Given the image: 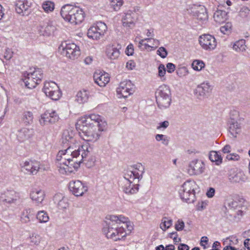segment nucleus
Returning a JSON list of instances; mask_svg holds the SVG:
<instances>
[{
	"mask_svg": "<svg viewBox=\"0 0 250 250\" xmlns=\"http://www.w3.org/2000/svg\"><path fill=\"white\" fill-rule=\"evenodd\" d=\"M228 180L232 184L239 183L245 181L246 176L241 170L236 168H232L229 171Z\"/></svg>",
	"mask_w": 250,
	"mask_h": 250,
	"instance_id": "6ab92c4d",
	"label": "nucleus"
},
{
	"mask_svg": "<svg viewBox=\"0 0 250 250\" xmlns=\"http://www.w3.org/2000/svg\"><path fill=\"white\" fill-rule=\"evenodd\" d=\"M107 123L104 118L98 114L92 113L80 118L76 124L80 140L85 142H95L101 133L106 130Z\"/></svg>",
	"mask_w": 250,
	"mask_h": 250,
	"instance_id": "f03ea898",
	"label": "nucleus"
},
{
	"mask_svg": "<svg viewBox=\"0 0 250 250\" xmlns=\"http://www.w3.org/2000/svg\"><path fill=\"white\" fill-rule=\"evenodd\" d=\"M156 97L158 106L161 108H166L171 103L170 90L166 84L160 85L156 92Z\"/></svg>",
	"mask_w": 250,
	"mask_h": 250,
	"instance_id": "0eeeda50",
	"label": "nucleus"
},
{
	"mask_svg": "<svg viewBox=\"0 0 250 250\" xmlns=\"http://www.w3.org/2000/svg\"><path fill=\"white\" fill-rule=\"evenodd\" d=\"M229 128V132L234 137H236L237 134H239L241 131V126L240 124L234 121L231 122Z\"/></svg>",
	"mask_w": 250,
	"mask_h": 250,
	"instance_id": "c756f323",
	"label": "nucleus"
},
{
	"mask_svg": "<svg viewBox=\"0 0 250 250\" xmlns=\"http://www.w3.org/2000/svg\"><path fill=\"white\" fill-rule=\"evenodd\" d=\"M133 85L130 81L121 82L116 88L118 98H126L133 93Z\"/></svg>",
	"mask_w": 250,
	"mask_h": 250,
	"instance_id": "ddd939ff",
	"label": "nucleus"
},
{
	"mask_svg": "<svg viewBox=\"0 0 250 250\" xmlns=\"http://www.w3.org/2000/svg\"><path fill=\"white\" fill-rule=\"evenodd\" d=\"M74 137L72 131L65 130L62 134V142L68 146L58 152L55 161L59 172L62 174L77 171L89 152L88 143Z\"/></svg>",
	"mask_w": 250,
	"mask_h": 250,
	"instance_id": "f257e3e1",
	"label": "nucleus"
},
{
	"mask_svg": "<svg viewBox=\"0 0 250 250\" xmlns=\"http://www.w3.org/2000/svg\"><path fill=\"white\" fill-rule=\"evenodd\" d=\"M60 14L65 22L73 25L82 23L84 19L85 16L82 8L70 4L62 6Z\"/></svg>",
	"mask_w": 250,
	"mask_h": 250,
	"instance_id": "20e7f679",
	"label": "nucleus"
},
{
	"mask_svg": "<svg viewBox=\"0 0 250 250\" xmlns=\"http://www.w3.org/2000/svg\"><path fill=\"white\" fill-rule=\"evenodd\" d=\"M125 66L128 70H132L136 67V63L133 61L129 60L126 62Z\"/></svg>",
	"mask_w": 250,
	"mask_h": 250,
	"instance_id": "603ef678",
	"label": "nucleus"
},
{
	"mask_svg": "<svg viewBox=\"0 0 250 250\" xmlns=\"http://www.w3.org/2000/svg\"><path fill=\"white\" fill-rule=\"evenodd\" d=\"M54 202L57 204L58 207L60 209H66L68 207L67 200L62 194H57L53 198Z\"/></svg>",
	"mask_w": 250,
	"mask_h": 250,
	"instance_id": "cd10ccee",
	"label": "nucleus"
},
{
	"mask_svg": "<svg viewBox=\"0 0 250 250\" xmlns=\"http://www.w3.org/2000/svg\"><path fill=\"white\" fill-rule=\"evenodd\" d=\"M36 218L41 223H46L49 220L48 213L44 210L38 211L36 215Z\"/></svg>",
	"mask_w": 250,
	"mask_h": 250,
	"instance_id": "4c0bfd02",
	"label": "nucleus"
},
{
	"mask_svg": "<svg viewBox=\"0 0 250 250\" xmlns=\"http://www.w3.org/2000/svg\"><path fill=\"white\" fill-rule=\"evenodd\" d=\"M42 91L47 97L54 101L59 100L62 95L59 86L52 81L46 82L44 84Z\"/></svg>",
	"mask_w": 250,
	"mask_h": 250,
	"instance_id": "9b49d317",
	"label": "nucleus"
},
{
	"mask_svg": "<svg viewBox=\"0 0 250 250\" xmlns=\"http://www.w3.org/2000/svg\"><path fill=\"white\" fill-rule=\"evenodd\" d=\"M21 221L23 224H27L30 222V219L29 214H23L21 217Z\"/></svg>",
	"mask_w": 250,
	"mask_h": 250,
	"instance_id": "864d4df0",
	"label": "nucleus"
},
{
	"mask_svg": "<svg viewBox=\"0 0 250 250\" xmlns=\"http://www.w3.org/2000/svg\"><path fill=\"white\" fill-rule=\"evenodd\" d=\"M136 21L137 17L136 14L131 11H128L125 13L122 19L123 26L131 29L135 27Z\"/></svg>",
	"mask_w": 250,
	"mask_h": 250,
	"instance_id": "5701e85b",
	"label": "nucleus"
},
{
	"mask_svg": "<svg viewBox=\"0 0 250 250\" xmlns=\"http://www.w3.org/2000/svg\"><path fill=\"white\" fill-rule=\"evenodd\" d=\"M166 68L164 64H160L158 67V77L162 81L166 80Z\"/></svg>",
	"mask_w": 250,
	"mask_h": 250,
	"instance_id": "37998d69",
	"label": "nucleus"
},
{
	"mask_svg": "<svg viewBox=\"0 0 250 250\" xmlns=\"http://www.w3.org/2000/svg\"><path fill=\"white\" fill-rule=\"evenodd\" d=\"M199 42L202 48L207 51L214 50L217 45L216 39L209 34H205L200 36Z\"/></svg>",
	"mask_w": 250,
	"mask_h": 250,
	"instance_id": "2eb2a0df",
	"label": "nucleus"
},
{
	"mask_svg": "<svg viewBox=\"0 0 250 250\" xmlns=\"http://www.w3.org/2000/svg\"><path fill=\"white\" fill-rule=\"evenodd\" d=\"M232 30V24L230 22H228L225 25L220 27V31L224 34L228 35L230 34Z\"/></svg>",
	"mask_w": 250,
	"mask_h": 250,
	"instance_id": "c03bdc74",
	"label": "nucleus"
},
{
	"mask_svg": "<svg viewBox=\"0 0 250 250\" xmlns=\"http://www.w3.org/2000/svg\"><path fill=\"white\" fill-rule=\"evenodd\" d=\"M207 206V203L206 202H202L199 203L197 206V209L198 210H202L206 208Z\"/></svg>",
	"mask_w": 250,
	"mask_h": 250,
	"instance_id": "e2e57ef3",
	"label": "nucleus"
},
{
	"mask_svg": "<svg viewBox=\"0 0 250 250\" xmlns=\"http://www.w3.org/2000/svg\"><path fill=\"white\" fill-rule=\"evenodd\" d=\"M29 130L28 128H22L17 131V138L20 142H23L29 137Z\"/></svg>",
	"mask_w": 250,
	"mask_h": 250,
	"instance_id": "2f4dec72",
	"label": "nucleus"
},
{
	"mask_svg": "<svg viewBox=\"0 0 250 250\" xmlns=\"http://www.w3.org/2000/svg\"><path fill=\"white\" fill-rule=\"evenodd\" d=\"M199 187L193 180H188L180 187L179 194L181 199L188 203H193L196 200V193Z\"/></svg>",
	"mask_w": 250,
	"mask_h": 250,
	"instance_id": "39448f33",
	"label": "nucleus"
},
{
	"mask_svg": "<svg viewBox=\"0 0 250 250\" xmlns=\"http://www.w3.org/2000/svg\"><path fill=\"white\" fill-rule=\"evenodd\" d=\"M191 66L194 71L199 72L205 68V63L202 60H194L192 62Z\"/></svg>",
	"mask_w": 250,
	"mask_h": 250,
	"instance_id": "c9c22d12",
	"label": "nucleus"
},
{
	"mask_svg": "<svg viewBox=\"0 0 250 250\" xmlns=\"http://www.w3.org/2000/svg\"><path fill=\"white\" fill-rule=\"evenodd\" d=\"M213 18L216 22L221 24L227 21L228 16L226 11L217 10L215 12Z\"/></svg>",
	"mask_w": 250,
	"mask_h": 250,
	"instance_id": "c85d7f7f",
	"label": "nucleus"
},
{
	"mask_svg": "<svg viewBox=\"0 0 250 250\" xmlns=\"http://www.w3.org/2000/svg\"><path fill=\"white\" fill-rule=\"evenodd\" d=\"M214 194L215 189L213 188H209V189H208L206 192V195L209 198H212L214 196Z\"/></svg>",
	"mask_w": 250,
	"mask_h": 250,
	"instance_id": "bf43d9fd",
	"label": "nucleus"
},
{
	"mask_svg": "<svg viewBox=\"0 0 250 250\" xmlns=\"http://www.w3.org/2000/svg\"><path fill=\"white\" fill-rule=\"evenodd\" d=\"M169 125V122L167 121H165L163 122L160 123L157 126L156 128L158 130H164L167 128Z\"/></svg>",
	"mask_w": 250,
	"mask_h": 250,
	"instance_id": "3c124183",
	"label": "nucleus"
},
{
	"mask_svg": "<svg viewBox=\"0 0 250 250\" xmlns=\"http://www.w3.org/2000/svg\"><path fill=\"white\" fill-rule=\"evenodd\" d=\"M189 247L187 245L181 244L178 247V250H188Z\"/></svg>",
	"mask_w": 250,
	"mask_h": 250,
	"instance_id": "774afa93",
	"label": "nucleus"
},
{
	"mask_svg": "<svg viewBox=\"0 0 250 250\" xmlns=\"http://www.w3.org/2000/svg\"><path fill=\"white\" fill-rule=\"evenodd\" d=\"M157 54L162 58H165L167 55V52L164 47H160L157 51Z\"/></svg>",
	"mask_w": 250,
	"mask_h": 250,
	"instance_id": "49530a36",
	"label": "nucleus"
},
{
	"mask_svg": "<svg viewBox=\"0 0 250 250\" xmlns=\"http://www.w3.org/2000/svg\"><path fill=\"white\" fill-rule=\"evenodd\" d=\"M104 53L108 59L114 61L119 59L121 51L115 45L109 43L105 46Z\"/></svg>",
	"mask_w": 250,
	"mask_h": 250,
	"instance_id": "aec40b11",
	"label": "nucleus"
},
{
	"mask_svg": "<svg viewBox=\"0 0 250 250\" xmlns=\"http://www.w3.org/2000/svg\"><path fill=\"white\" fill-rule=\"evenodd\" d=\"M210 160L215 163L216 165H220L222 163V158L219 153L216 151H211L209 153Z\"/></svg>",
	"mask_w": 250,
	"mask_h": 250,
	"instance_id": "72a5a7b5",
	"label": "nucleus"
},
{
	"mask_svg": "<svg viewBox=\"0 0 250 250\" xmlns=\"http://www.w3.org/2000/svg\"><path fill=\"white\" fill-rule=\"evenodd\" d=\"M185 227V223L182 220H178L175 224V229L177 231H182Z\"/></svg>",
	"mask_w": 250,
	"mask_h": 250,
	"instance_id": "de8ad7c7",
	"label": "nucleus"
},
{
	"mask_svg": "<svg viewBox=\"0 0 250 250\" xmlns=\"http://www.w3.org/2000/svg\"><path fill=\"white\" fill-rule=\"evenodd\" d=\"M144 168L141 164H137L127 169L124 174V180L128 184L130 181L135 184H138L142 177Z\"/></svg>",
	"mask_w": 250,
	"mask_h": 250,
	"instance_id": "6e6552de",
	"label": "nucleus"
},
{
	"mask_svg": "<svg viewBox=\"0 0 250 250\" xmlns=\"http://www.w3.org/2000/svg\"><path fill=\"white\" fill-rule=\"evenodd\" d=\"M69 188L71 193L77 197L83 196L88 191V187L86 184L80 180L70 182Z\"/></svg>",
	"mask_w": 250,
	"mask_h": 250,
	"instance_id": "4468645a",
	"label": "nucleus"
},
{
	"mask_svg": "<svg viewBox=\"0 0 250 250\" xmlns=\"http://www.w3.org/2000/svg\"><path fill=\"white\" fill-rule=\"evenodd\" d=\"M93 58L91 56L86 57L84 60V62L86 65H90L93 62Z\"/></svg>",
	"mask_w": 250,
	"mask_h": 250,
	"instance_id": "338daca9",
	"label": "nucleus"
},
{
	"mask_svg": "<svg viewBox=\"0 0 250 250\" xmlns=\"http://www.w3.org/2000/svg\"><path fill=\"white\" fill-rule=\"evenodd\" d=\"M176 72L178 76L182 77L183 75L182 73L183 72H185L187 73L188 72V70L186 67H183L178 69Z\"/></svg>",
	"mask_w": 250,
	"mask_h": 250,
	"instance_id": "680f3d73",
	"label": "nucleus"
},
{
	"mask_svg": "<svg viewBox=\"0 0 250 250\" xmlns=\"http://www.w3.org/2000/svg\"><path fill=\"white\" fill-rule=\"evenodd\" d=\"M28 241L32 246L44 248L47 245L45 239L40 234L36 232L31 233L28 237Z\"/></svg>",
	"mask_w": 250,
	"mask_h": 250,
	"instance_id": "412c9836",
	"label": "nucleus"
},
{
	"mask_svg": "<svg viewBox=\"0 0 250 250\" xmlns=\"http://www.w3.org/2000/svg\"><path fill=\"white\" fill-rule=\"evenodd\" d=\"M20 167L21 171L27 174H36L41 168L39 162L32 160L22 162Z\"/></svg>",
	"mask_w": 250,
	"mask_h": 250,
	"instance_id": "dca6fc26",
	"label": "nucleus"
},
{
	"mask_svg": "<svg viewBox=\"0 0 250 250\" xmlns=\"http://www.w3.org/2000/svg\"><path fill=\"white\" fill-rule=\"evenodd\" d=\"M146 43L147 49L151 48L154 50L160 45V41L158 40L149 38L146 39Z\"/></svg>",
	"mask_w": 250,
	"mask_h": 250,
	"instance_id": "a19ab883",
	"label": "nucleus"
},
{
	"mask_svg": "<svg viewBox=\"0 0 250 250\" xmlns=\"http://www.w3.org/2000/svg\"><path fill=\"white\" fill-rule=\"evenodd\" d=\"M102 232L105 237L114 241L121 240L128 235L133 229V224L123 215H107Z\"/></svg>",
	"mask_w": 250,
	"mask_h": 250,
	"instance_id": "7ed1b4c3",
	"label": "nucleus"
},
{
	"mask_svg": "<svg viewBox=\"0 0 250 250\" xmlns=\"http://www.w3.org/2000/svg\"><path fill=\"white\" fill-rule=\"evenodd\" d=\"M42 78V72L39 69L25 73L22 81L25 86L28 88L32 89L37 86Z\"/></svg>",
	"mask_w": 250,
	"mask_h": 250,
	"instance_id": "1a4fd4ad",
	"label": "nucleus"
},
{
	"mask_svg": "<svg viewBox=\"0 0 250 250\" xmlns=\"http://www.w3.org/2000/svg\"><path fill=\"white\" fill-rule=\"evenodd\" d=\"M227 159L229 161H238L240 160V156L236 153H231L228 155L226 157Z\"/></svg>",
	"mask_w": 250,
	"mask_h": 250,
	"instance_id": "8fccbe9b",
	"label": "nucleus"
},
{
	"mask_svg": "<svg viewBox=\"0 0 250 250\" xmlns=\"http://www.w3.org/2000/svg\"><path fill=\"white\" fill-rule=\"evenodd\" d=\"M208 239L206 236H203L201 239L200 244L204 248L206 249L207 248V245L208 244Z\"/></svg>",
	"mask_w": 250,
	"mask_h": 250,
	"instance_id": "4d7b16f0",
	"label": "nucleus"
},
{
	"mask_svg": "<svg viewBox=\"0 0 250 250\" xmlns=\"http://www.w3.org/2000/svg\"><path fill=\"white\" fill-rule=\"evenodd\" d=\"M170 237L173 238L175 243H178L180 241V238L177 237L176 232H172L169 234Z\"/></svg>",
	"mask_w": 250,
	"mask_h": 250,
	"instance_id": "0e129e2a",
	"label": "nucleus"
},
{
	"mask_svg": "<svg viewBox=\"0 0 250 250\" xmlns=\"http://www.w3.org/2000/svg\"><path fill=\"white\" fill-rule=\"evenodd\" d=\"M125 54L127 56H132L134 53V47L132 44H129L126 49H125Z\"/></svg>",
	"mask_w": 250,
	"mask_h": 250,
	"instance_id": "5fc2aeb1",
	"label": "nucleus"
},
{
	"mask_svg": "<svg viewBox=\"0 0 250 250\" xmlns=\"http://www.w3.org/2000/svg\"><path fill=\"white\" fill-rule=\"evenodd\" d=\"M128 184L126 183L125 180H123L122 182V188L124 191L128 194H134L136 193L139 189L138 184H134L133 182L128 181Z\"/></svg>",
	"mask_w": 250,
	"mask_h": 250,
	"instance_id": "a878e982",
	"label": "nucleus"
},
{
	"mask_svg": "<svg viewBox=\"0 0 250 250\" xmlns=\"http://www.w3.org/2000/svg\"><path fill=\"white\" fill-rule=\"evenodd\" d=\"M124 3L123 0H110V5L115 11H119Z\"/></svg>",
	"mask_w": 250,
	"mask_h": 250,
	"instance_id": "79ce46f5",
	"label": "nucleus"
},
{
	"mask_svg": "<svg viewBox=\"0 0 250 250\" xmlns=\"http://www.w3.org/2000/svg\"><path fill=\"white\" fill-rule=\"evenodd\" d=\"M58 49L62 55L72 60L78 59L81 54L80 47L70 42H62Z\"/></svg>",
	"mask_w": 250,
	"mask_h": 250,
	"instance_id": "423d86ee",
	"label": "nucleus"
},
{
	"mask_svg": "<svg viewBox=\"0 0 250 250\" xmlns=\"http://www.w3.org/2000/svg\"><path fill=\"white\" fill-rule=\"evenodd\" d=\"M94 82L101 87H105L110 81L109 74L104 71L97 70L93 74Z\"/></svg>",
	"mask_w": 250,
	"mask_h": 250,
	"instance_id": "f3484780",
	"label": "nucleus"
},
{
	"mask_svg": "<svg viewBox=\"0 0 250 250\" xmlns=\"http://www.w3.org/2000/svg\"><path fill=\"white\" fill-rule=\"evenodd\" d=\"M167 71L169 73L173 72L176 68L175 65L171 62L167 63L166 65Z\"/></svg>",
	"mask_w": 250,
	"mask_h": 250,
	"instance_id": "6e6d98bb",
	"label": "nucleus"
},
{
	"mask_svg": "<svg viewBox=\"0 0 250 250\" xmlns=\"http://www.w3.org/2000/svg\"><path fill=\"white\" fill-rule=\"evenodd\" d=\"M33 113L29 111H26L23 113L21 120L24 124L29 125L33 123Z\"/></svg>",
	"mask_w": 250,
	"mask_h": 250,
	"instance_id": "f704fd0d",
	"label": "nucleus"
},
{
	"mask_svg": "<svg viewBox=\"0 0 250 250\" xmlns=\"http://www.w3.org/2000/svg\"><path fill=\"white\" fill-rule=\"evenodd\" d=\"M250 10L248 7L244 6L240 9L239 14L240 17L242 18H247L250 14Z\"/></svg>",
	"mask_w": 250,
	"mask_h": 250,
	"instance_id": "a18cd8bd",
	"label": "nucleus"
},
{
	"mask_svg": "<svg viewBox=\"0 0 250 250\" xmlns=\"http://www.w3.org/2000/svg\"><path fill=\"white\" fill-rule=\"evenodd\" d=\"M107 29V26L104 23L98 22L88 28L87 36L90 39L99 40L104 35Z\"/></svg>",
	"mask_w": 250,
	"mask_h": 250,
	"instance_id": "9d476101",
	"label": "nucleus"
},
{
	"mask_svg": "<svg viewBox=\"0 0 250 250\" xmlns=\"http://www.w3.org/2000/svg\"><path fill=\"white\" fill-rule=\"evenodd\" d=\"M246 48V42L243 39L239 40L234 42L232 46L233 49L238 52L245 51Z\"/></svg>",
	"mask_w": 250,
	"mask_h": 250,
	"instance_id": "473e14b6",
	"label": "nucleus"
},
{
	"mask_svg": "<svg viewBox=\"0 0 250 250\" xmlns=\"http://www.w3.org/2000/svg\"><path fill=\"white\" fill-rule=\"evenodd\" d=\"M32 2L29 0H17L15 3V9L17 13L24 15L31 7Z\"/></svg>",
	"mask_w": 250,
	"mask_h": 250,
	"instance_id": "b1692460",
	"label": "nucleus"
},
{
	"mask_svg": "<svg viewBox=\"0 0 250 250\" xmlns=\"http://www.w3.org/2000/svg\"><path fill=\"white\" fill-rule=\"evenodd\" d=\"M213 86L208 81H205L198 85L195 90V94L200 97H206L212 90Z\"/></svg>",
	"mask_w": 250,
	"mask_h": 250,
	"instance_id": "4be33fe9",
	"label": "nucleus"
},
{
	"mask_svg": "<svg viewBox=\"0 0 250 250\" xmlns=\"http://www.w3.org/2000/svg\"><path fill=\"white\" fill-rule=\"evenodd\" d=\"M229 243H228L229 246L234 247L235 245H237L239 243L238 239L235 236H231L228 238Z\"/></svg>",
	"mask_w": 250,
	"mask_h": 250,
	"instance_id": "09e8293b",
	"label": "nucleus"
},
{
	"mask_svg": "<svg viewBox=\"0 0 250 250\" xmlns=\"http://www.w3.org/2000/svg\"><path fill=\"white\" fill-rule=\"evenodd\" d=\"M59 116L54 110H47L42 113L39 119L40 125L42 126L53 125L59 121Z\"/></svg>",
	"mask_w": 250,
	"mask_h": 250,
	"instance_id": "f8f14e48",
	"label": "nucleus"
},
{
	"mask_svg": "<svg viewBox=\"0 0 250 250\" xmlns=\"http://www.w3.org/2000/svg\"><path fill=\"white\" fill-rule=\"evenodd\" d=\"M90 92L86 89H82L78 91L76 96V101L79 104H84L88 102Z\"/></svg>",
	"mask_w": 250,
	"mask_h": 250,
	"instance_id": "bb28decb",
	"label": "nucleus"
},
{
	"mask_svg": "<svg viewBox=\"0 0 250 250\" xmlns=\"http://www.w3.org/2000/svg\"><path fill=\"white\" fill-rule=\"evenodd\" d=\"M155 139L158 142H161L164 146H168L169 143V138L164 134H157L155 136Z\"/></svg>",
	"mask_w": 250,
	"mask_h": 250,
	"instance_id": "ea45409f",
	"label": "nucleus"
},
{
	"mask_svg": "<svg viewBox=\"0 0 250 250\" xmlns=\"http://www.w3.org/2000/svg\"><path fill=\"white\" fill-rule=\"evenodd\" d=\"M138 46L145 49H147L146 39L140 40L138 42Z\"/></svg>",
	"mask_w": 250,
	"mask_h": 250,
	"instance_id": "13d9d810",
	"label": "nucleus"
},
{
	"mask_svg": "<svg viewBox=\"0 0 250 250\" xmlns=\"http://www.w3.org/2000/svg\"><path fill=\"white\" fill-rule=\"evenodd\" d=\"M45 196L44 190L41 188L33 189L30 194L32 201L38 205L42 204Z\"/></svg>",
	"mask_w": 250,
	"mask_h": 250,
	"instance_id": "393cba45",
	"label": "nucleus"
},
{
	"mask_svg": "<svg viewBox=\"0 0 250 250\" xmlns=\"http://www.w3.org/2000/svg\"><path fill=\"white\" fill-rule=\"evenodd\" d=\"M204 169L205 164L203 161L194 160L189 165L188 172L191 175H197L202 174Z\"/></svg>",
	"mask_w": 250,
	"mask_h": 250,
	"instance_id": "a211bd4d",
	"label": "nucleus"
},
{
	"mask_svg": "<svg viewBox=\"0 0 250 250\" xmlns=\"http://www.w3.org/2000/svg\"><path fill=\"white\" fill-rule=\"evenodd\" d=\"M56 28L53 25L48 24L44 29L41 31V34L45 36H50L54 34Z\"/></svg>",
	"mask_w": 250,
	"mask_h": 250,
	"instance_id": "58836bf2",
	"label": "nucleus"
},
{
	"mask_svg": "<svg viewBox=\"0 0 250 250\" xmlns=\"http://www.w3.org/2000/svg\"><path fill=\"white\" fill-rule=\"evenodd\" d=\"M172 219L167 217H164L161 221L160 228L162 230L166 231L172 226Z\"/></svg>",
	"mask_w": 250,
	"mask_h": 250,
	"instance_id": "e433bc0d",
	"label": "nucleus"
},
{
	"mask_svg": "<svg viewBox=\"0 0 250 250\" xmlns=\"http://www.w3.org/2000/svg\"><path fill=\"white\" fill-rule=\"evenodd\" d=\"M55 4L54 1L47 0L43 1L42 4V8L46 13H50L54 11Z\"/></svg>",
	"mask_w": 250,
	"mask_h": 250,
	"instance_id": "7c9ffc66",
	"label": "nucleus"
},
{
	"mask_svg": "<svg viewBox=\"0 0 250 250\" xmlns=\"http://www.w3.org/2000/svg\"><path fill=\"white\" fill-rule=\"evenodd\" d=\"M244 248L246 250H250V239H246L244 242Z\"/></svg>",
	"mask_w": 250,
	"mask_h": 250,
	"instance_id": "69168bd1",
	"label": "nucleus"
},
{
	"mask_svg": "<svg viewBox=\"0 0 250 250\" xmlns=\"http://www.w3.org/2000/svg\"><path fill=\"white\" fill-rule=\"evenodd\" d=\"M13 56V52L10 49H6L4 54V57L5 59L9 60Z\"/></svg>",
	"mask_w": 250,
	"mask_h": 250,
	"instance_id": "052dcab7",
	"label": "nucleus"
}]
</instances>
